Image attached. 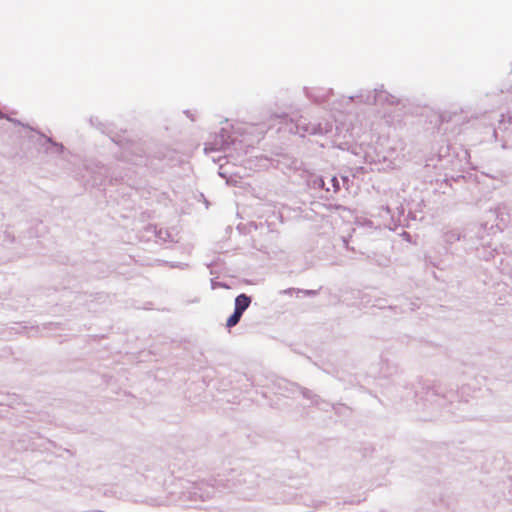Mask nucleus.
<instances>
[{
	"instance_id": "nucleus-2",
	"label": "nucleus",
	"mask_w": 512,
	"mask_h": 512,
	"mask_svg": "<svg viewBox=\"0 0 512 512\" xmlns=\"http://www.w3.org/2000/svg\"><path fill=\"white\" fill-rule=\"evenodd\" d=\"M296 133L300 135H322L332 130V124L330 122L322 123H311L307 119L300 117L295 123Z\"/></svg>"
},
{
	"instance_id": "nucleus-8",
	"label": "nucleus",
	"mask_w": 512,
	"mask_h": 512,
	"mask_svg": "<svg viewBox=\"0 0 512 512\" xmlns=\"http://www.w3.org/2000/svg\"><path fill=\"white\" fill-rule=\"evenodd\" d=\"M382 100H387L389 103L394 104L397 102L394 96H388L384 91H376L373 101L378 102Z\"/></svg>"
},
{
	"instance_id": "nucleus-12",
	"label": "nucleus",
	"mask_w": 512,
	"mask_h": 512,
	"mask_svg": "<svg viewBox=\"0 0 512 512\" xmlns=\"http://www.w3.org/2000/svg\"><path fill=\"white\" fill-rule=\"evenodd\" d=\"M212 160H213V162H217L220 160V157L219 158L212 157Z\"/></svg>"
},
{
	"instance_id": "nucleus-11",
	"label": "nucleus",
	"mask_w": 512,
	"mask_h": 512,
	"mask_svg": "<svg viewBox=\"0 0 512 512\" xmlns=\"http://www.w3.org/2000/svg\"><path fill=\"white\" fill-rule=\"evenodd\" d=\"M222 169H223V167H222V165H220L219 175H220L221 177H225V173L222 171Z\"/></svg>"
},
{
	"instance_id": "nucleus-3",
	"label": "nucleus",
	"mask_w": 512,
	"mask_h": 512,
	"mask_svg": "<svg viewBox=\"0 0 512 512\" xmlns=\"http://www.w3.org/2000/svg\"><path fill=\"white\" fill-rule=\"evenodd\" d=\"M251 304V297L242 293L235 298V307L233 314L227 319L226 326L228 328L234 327L237 325L246 311V309Z\"/></svg>"
},
{
	"instance_id": "nucleus-1",
	"label": "nucleus",
	"mask_w": 512,
	"mask_h": 512,
	"mask_svg": "<svg viewBox=\"0 0 512 512\" xmlns=\"http://www.w3.org/2000/svg\"><path fill=\"white\" fill-rule=\"evenodd\" d=\"M234 133L235 132H233V134ZM204 151L206 154L223 151L225 152V158L237 160L239 151H242V140L233 136L228 127H223L211 141L206 143Z\"/></svg>"
},
{
	"instance_id": "nucleus-10",
	"label": "nucleus",
	"mask_w": 512,
	"mask_h": 512,
	"mask_svg": "<svg viewBox=\"0 0 512 512\" xmlns=\"http://www.w3.org/2000/svg\"><path fill=\"white\" fill-rule=\"evenodd\" d=\"M314 186H315V187H318V188H324L325 183H324L323 178H321V177L316 178V179L314 180Z\"/></svg>"
},
{
	"instance_id": "nucleus-4",
	"label": "nucleus",
	"mask_w": 512,
	"mask_h": 512,
	"mask_svg": "<svg viewBox=\"0 0 512 512\" xmlns=\"http://www.w3.org/2000/svg\"><path fill=\"white\" fill-rule=\"evenodd\" d=\"M214 495V488L207 484L201 483L192 486L188 491L183 492V497L186 500L194 501L207 500Z\"/></svg>"
},
{
	"instance_id": "nucleus-13",
	"label": "nucleus",
	"mask_w": 512,
	"mask_h": 512,
	"mask_svg": "<svg viewBox=\"0 0 512 512\" xmlns=\"http://www.w3.org/2000/svg\"><path fill=\"white\" fill-rule=\"evenodd\" d=\"M497 212H498L497 216L500 217V215H501V208H498Z\"/></svg>"
},
{
	"instance_id": "nucleus-6",
	"label": "nucleus",
	"mask_w": 512,
	"mask_h": 512,
	"mask_svg": "<svg viewBox=\"0 0 512 512\" xmlns=\"http://www.w3.org/2000/svg\"><path fill=\"white\" fill-rule=\"evenodd\" d=\"M154 234H155V240L156 242H167L169 240H172V235L167 229H156V227L153 228Z\"/></svg>"
},
{
	"instance_id": "nucleus-7",
	"label": "nucleus",
	"mask_w": 512,
	"mask_h": 512,
	"mask_svg": "<svg viewBox=\"0 0 512 512\" xmlns=\"http://www.w3.org/2000/svg\"><path fill=\"white\" fill-rule=\"evenodd\" d=\"M460 238H461V233L457 229L447 231L444 234V241L448 244H453L456 241H459Z\"/></svg>"
},
{
	"instance_id": "nucleus-9",
	"label": "nucleus",
	"mask_w": 512,
	"mask_h": 512,
	"mask_svg": "<svg viewBox=\"0 0 512 512\" xmlns=\"http://www.w3.org/2000/svg\"><path fill=\"white\" fill-rule=\"evenodd\" d=\"M330 182L332 184L334 192L338 191L339 190V181H338L337 177L333 176L330 179Z\"/></svg>"
},
{
	"instance_id": "nucleus-14",
	"label": "nucleus",
	"mask_w": 512,
	"mask_h": 512,
	"mask_svg": "<svg viewBox=\"0 0 512 512\" xmlns=\"http://www.w3.org/2000/svg\"><path fill=\"white\" fill-rule=\"evenodd\" d=\"M172 267H176V268H179V267H180V268H183V266H182V265H180V264H179V265H172Z\"/></svg>"
},
{
	"instance_id": "nucleus-5",
	"label": "nucleus",
	"mask_w": 512,
	"mask_h": 512,
	"mask_svg": "<svg viewBox=\"0 0 512 512\" xmlns=\"http://www.w3.org/2000/svg\"><path fill=\"white\" fill-rule=\"evenodd\" d=\"M290 386H291V391L292 392L298 391L299 393L302 394V396L304 398L310 400L313 405H316V406H320L321 404L328 405L327 403L322 401L320 399V397L317 396L316 394H314L312 391H310L308 389H305V388H302V387H299L296 384H290Z\"/></svg>"
}]
</instances>
